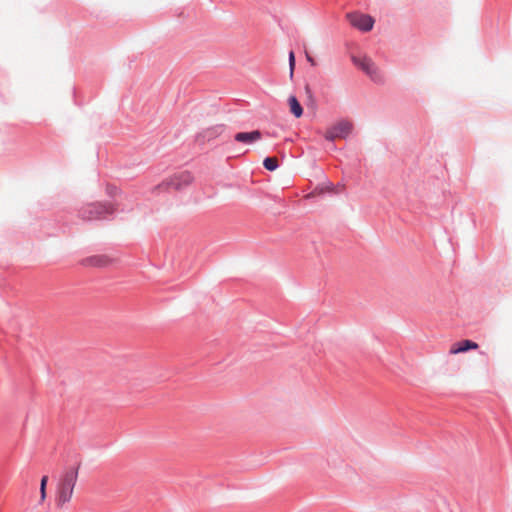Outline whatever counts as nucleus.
Returning <instances> with one entry per match:
<instances>
[{
    "instance_id": "obj_14",
    "label": "nucleus",
    "mask_w": 512,
    "mask_h": 512,
    "mask_svg": "<svg viewBox=\"0 0 512 512\" xmlns=\"http://www.w3.org/2000/svg\"><path fill=\"white\" fill-rule=\"evenodd\" d=\"M295 55H294V52L293 51H290L289 52V67H290V76L292 77L293 76V71H294V68H295Z\"/></svg>"
},
{
    "instance_id": "obj_3",
    "label": "nucleus",
    "mask_w": 512,
    "mask_h": 512,
    "mask_svg": "<svg viewBox=\"0 0 512 512\" xmlns=\"http://www.w3.org/2000/svg\"><path fill=\"white\" fill-rule=\"evenodd\" d=\"M193 181V176L189 171H181L174 174L170 178L164 180L161 184L155 187V191H180L189 186Z\"/></svg>"
},
{
    "instance_id": "obj_18",
    "label": "nucleus",
    "mask_w": 512,
    "mask_h": 512,
    "mask_svg": "<svg viewBox=\"0 0 512 512\" xmlns=\"http://www.w3.org/2000/svg\"><path fill=\"white\" fill-rule=\"evenodd\" d=\"M47 482H48V477H47V476H43V477L41 478L40 486H41V487H46Z\"/></svg>"
},
{
    "instance_id": "obj_5",
    "label": "nucleus",
    "mask_w": 512,
    "mask_h": 512,
    "mask_svg": "<svg viewBox=\"0 0 512 512\" xmlns=\"http://www.w3.org/2000/svg\"><path fill=\"white\" fill-rule=\"evenodd\" d=\"M347 19L351 26L362 32H369L373 29L374 19L368 14L352 12L347 14Z\"/></svg>"
},
{
    "instance_id": "obj_8",
    "label": "nucleus",
    "mask_w": 512,
    "mask_h": 512,
    "mask_svg": "<svg viewBox=\"0 0 512 512\" xmlns=\"http://www.w3.org/2000/svg\"><path fill=\"white\" fill-rule=\"evenodd\" d=\"M477 348H478V344L476 342L469 340V339H465V340H461V341L455 343L451 347L450 353L451 354L465 353V352H468L470 350H474Z\"/></svg>"
},
{
    "instance_id": "obj_1",
    "label": "nucleus",
    "mask_w": 512,
    "mask_h": 512,
    "mask_svg": "<svg viewBox=\"0 0 512 512\" xmlns=\"http://www.w3.org/2000/svg\"><path fill=\"white\" fill-rule=\"evenodd\" d=\"M115 211V207L109 203H88L78 210V218L84 221L107 220L113 217Z\"/></svg>"
},
{
    "instance_id": "obj_6",
    "label": "nucleus",
    "mask_w": 512,
    "mask_h": 512,
    "mask_svg": "<svg viewBox=\"0 0 512 512\" xmlns=\"http://www.w3.org/2000/svg\"><path fill=\"white\" fill-rule=\"evenodd\" d=\"M262 138L260 130H252L249 132H238L234 135V140L246 145H251Z\"/></svg>"
},
{
    "instance_id": "obj_20",
    "label": "nucleus",
    "mask_w": 512,
    "mask_h": 512,
    "mask_svg": "<svg viewBox=\"0 0 512 512\" xmlns=\"http://www.w3.org/2000/svg\"><path fill=\"white\" fill-rule=\"evenodd\" d=\"M306 57H307V61L310 62L311 65H315L316 64L314 59L310 55L306 54Z\"/></svg>"
},
{
    "instance_id": "obj_16",
    "label": "nucleus",
    "mask_w": 512,
    "mask_h": 512,
    "mask_svg": "<svg viewBox=\"0 0 512 512\" xmlns=\"http://www.w3.org/2000/svg\"><path fill=\"white\" fill-rule=\"evenodd\" d=\"M69 216H70V213H65L62 216H60L59 221L62 223L63 227H65L69 224V222H70Z\"/></svg>"
},
{
    "instance_id": "obj_15",
    "label": "nucleus",
    "mask_w": 512,
    "mask_h": 512,
    "mask_svg": "<svg viewBox=\"0 0 512 512\" xmlns=\"http://www.w3.org/2000/svg\"><path fill=\"white\" fill-rule=\"evenodd\" d=\"M335 131L334 129L332 128L331 130H329L326 135H325V139L328 140V141H334L336 138H339L337 135H335Z\"/></svg>"
},
{
    "instance_id": "obj_19",
    "label": "nucleus",
    "mask_w": 512,
    "mask_h": 512,
    "mask_svg": "<svg viewBox=\"0 0 512 512\" xmlns=\"http://www.w3.org/2000/svg\"><path fill=\"white\" fill-rule=\"evenodd\" d=\"M41 499L43 500L46 496V487L40 486Z\"/></svg>"
},
{
    "instance_id": "obj_13",
    "label": "nucleus",
    "mask_w": 512,
    "mask_h": 512,
    "mask_svg": "<svg viewBox=\"0 0 512 512\" xmlns=\"http://www.w3.org/2000/svg\"><path fill=\"white\" fill-rule=\"evenodd\" d=\"M119 189L115 185L108 184L106 187V193L110 197H114L118 194Z\"/></svg>"
},
{
    "instance_id": "obj_2",
    "label": "nucleus",
    "mask_w": 512,
    "mask_h": 512,
    "mask_svg": "<svg viewBox=\"0 0 512 512\" xmlns=\"http://www.w3.org/2000/svg\"><path fill=\"white\" fill-rule=\"evenodd\" d=\"M78 477V467L65 471L58 486V503L65 504L71 500Z\"/></svg>"
},
{
    "instance_id": "obj_11",
    "label": "nucleus",
    "mask_w": 512,
    "mask_h": 512,
    "mask_svg": "<svg viewBox=\"0 0 512 512\" xmlns=\"http://www.w3.org/2000/svg\"><path fill=\"white\" fill-rule=\"evenodd\" d=\"M263 166L268 171H274L279 167V163L275 157H266L263 160Z\"/></svg>"
},
{
    "instance_id": "obj_12",
    "label": "nucleus",
    "mask_w": 512,
    "mask_h": 512,
    "mask_svg": "<svg viewBox=\"0 0 512 512\" xmlns=\"http://www.w3.org/2000/svg\"><path fill=\"white\" fill-rule=\"evenodd\" d=\"M221 129H222V126L209 128L204 132L203 137L210 140V139L216 137L219 134Z\"/></svg>"
},
{
    "instance_id": "obj_9",
    "label": "nucleus",
    "mask_w": 512,
    "mask_h": 512,
    "mask_svg": "<svg viewBox=\"0 0 512 512\" xmlns=\"http://www.w3.org/2000/svg\"><path fill=\"white\" fill-rule=\"evenodd\" d=\"M288 104L290 107V112L294 117L300 118L303 115L302 105L300 104L296 96L291 95L288 98Z\"/></svg>"
},
{
    "instance_id": "obj_7",
    "label": "nucleus",
    "mask_w": 512,
    "mask_h": 512,
    "mask_svg": "<svg viewBox=\"0 0 512 512\" xmlns=\"http://www.w3.org/2000/svg\"><path fill=\"white\" fill-rule=\"evenodd\" d=\"M111 259L107 255H93L81 260L83 266L106 267L110 264Z\"/></svg>"
},
{
    "instance_id": "obj_10",
    "label": "nucleus",
    "mask_w": 512,
    "mask_h": 512,
    "mask_svg": "<svg viewBox=\"0 0 512 512\" xmlns=\"http://www.w3.org/2000/svg\"><path fill=\"white\" fill-rule=\"evenodd\" d=\"M335 131V135L339 138H345L352 130V125L347 121H341L332 127Z\"/></svg>"
},
{
    "instance_id": "obj_4",
    "label": "nucleus",
    "mask_w": 512,
    "mask_h": 512,
    "mask_svg": "<svg viewBox=\"0 0 512 512\" xmlns=\"http://www.w3.org/2000/svg\"><path fill=\"white\" fill-rule=\"evenodd\" d=\"M352 62L360 68L365 74H367L371 80L375 83H382L383 76L375 63L368 57H352Z\"/></svg>"
},
{
    "instance_id": "obj_17",
    "label": "nucleus",
    "mask_w": 512,
    "mask_h": 512,
    "mask_svg": "<svg viewBox=\"0 0 512 512\" xmlns=\"http://www.w3.org/2000/svg\"><path fill=\"white\" fill-rule=\"evenodd\" d=\"M304 90H305V93L307 95V98L313 102L314 101V98H313V93H312V90L309 86V84H306L305 87H304Z\"/></svg>"
}]
</instances>
